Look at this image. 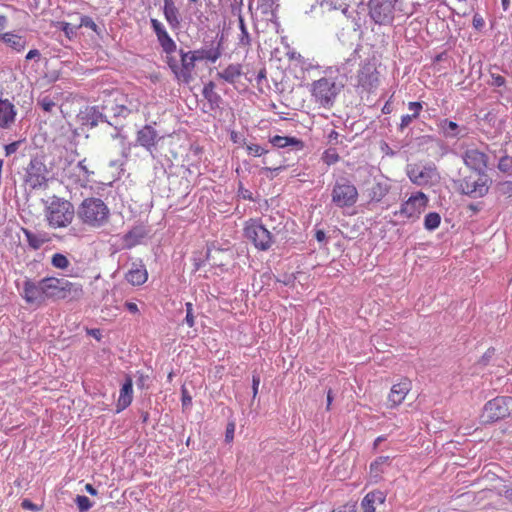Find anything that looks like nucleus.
Instances as JSON below:
<instances>
[{"mask_svg": "<svg viewBox=\"0 0 512 512\" xmlns=\"http://www.w3.org/2000/svg\"><path fill=\"white\" fill-rule=\"evenodd\" d=\"M182 406L187 407L192 403V397L189 395L186 389H182Z\"/></svg>", "mask_w": 512, "mask_h": 512, "instance_id": "bf43d9fd", "label": "nucleus"}, {"mask_svg": "<svg viewBox=\"0 0 512 512\" xmlns=\"http://www.w3.org/2000/svg\"><path fill=\"white\" fill-rule=\"evenodd\" d=\"M61 29L68 38H71L76 32V28L67 22L61 23Z\"/></svg>", "mask_w": 512, "mask_h": 512, "instance_id": "603ef678", "label": "nucleus"}, {"mask_svg": "<svg viewBox=\"0 0 512 512\" xmlns=\"http://www.w3.org/2000/svg\"><path fill=\"white\" fill-rule=\"evenodd\" d=\"M331 196L337 207H352L358 200V190L349 180L341 179L335 183Z\"/></svg>", "mask_w": 512, "mask_h": 512, "instance_id": "ddd939ff", "label": "nucleus"}, {"mask_svg": "<svg viewBox=\"0 0 512 512\" xmlns=\"http://www.w3.org/2000/svg\"><path fill=\"white\" fill-rule=\"evenodd\" d=\"M260 384V379L258 376H253L252 379V389H253V396L255 397L258 393V387Z\"/></svg>", "mask_w": 512, "mask_h": 512, "instance_id": "338daca9", "label": "nucleus"}, {"mask_svg": "<svg viewBox=\"0 0 512 512\" xmlns=\"http://www.w3.org/2000/svg\"><path fill=\"white\" fill-rule=\"evenodd\" d=\"M502 192L505 195L512 196V181H505L501 184Z\"/></svg>", "mask_w": 512, "mask_h": 512, "instance_id": "680f3d73", "label": "nucleus"}, {"mask_svg": "<svg viewBox=\"0 0 512 512\" xmlns=\"http://www.w3.org/2000/svg\"><path fill=\"white\" fill-rule=\"evenodd\" d=\"M321 8L324 10H337L340 5H337L335 0H321L320 2Z\"/></svg>", "mask_w": 512, "mask_h": 512, "instance_id": "8fccbe9b", "label": "nucleus"}, {"mask_svg": "<svg viewBox=\"0 0 512 512\" xmlns=\"http://www.w3.org/2000/svg\"><path fill=\"white\" fill-rule=\"evenodd\" d=\"M110 215L109 208L99 198H86L78 208L80 220L92 228H99L108 222Z\"/></svg>", "mask_w": 512, "mask_h": 512, "instance_id": "7ed1b4c3", "label": "nucleus"}, {"mask_svg": "<svg viewBox=\"0 0 512 512\" xmlns=\"http://www.w3.org/2000/svg\"><path fill=\"white\" fill-rule=\"evenodd\" d=\"M428 204L429 198L425 193L421 191L413 193L407 200L402 202L398 210L393 212V215L399 219L394 224L416 222Z\"/></svg>", "mask_w": 512, "mask_h": 512, "instance_id": "20e7f679", "label": "nucleus"}, {"mask_svg": "<svg viewBox=\"0 0 512 512\" xmlns=\"http://www.w3.org/2000/svg\"><path fill=\"white\" fill-rule=\"evenodd\" d=\"M38 105L45 111V112H52L54 107L56 106V103L51 99L49 96H43L38 99Z\"/></svg>", "mask_w": 512, "mask_h": 512, "instance_id": "37998d69", "label": "nucleus"}, {"mask_svg": "<svg viewBox=\"0 0 512 512\" xmlns=\"http://www.w3.org/2000/svg\"><path fill=\"white\" fill-rule=\"evenodd\" d=\"M17 116L15 105L8 99H0V128L10 129Z\"/></svg>", "mask_w": 512, "mask_h": 512, "instance_id": "a211bd4d", "label": "nucleus"}, {"mask_svg": "<svg viewBox=\"0 0 512 512\" xmlns=\"http://www.w3.org/2000/svg\"><path fill=\"white\" fill-rule=\"evenodd\" d=\"M237 193H238V196L244 200H249V201L254 200L253 193L249 189L245 188L242 183H239Z\"/></svg>", "mask_w": 512, "mask_h": 512, "instance_id": "a18cd8bd", "label": "nucleus"}, {"mask_svg": "<svg viewBox=\"0 0 512 512\" xmlns=\"http://www.w3.org/2000/svg\"><path fill=\"white\" fill-rule=\"evenodd\" d=\"M311 94L320 106L330 108L338 94L336 83L330 78H320L312 83Z\"/></svg>", "mask_w": 512, "mask_h": 512, "instance_id": "1a4fd4ad", "label": "nucleus"}, {"mask_svg": "<svg viewBox=\"0 0 512 512\" xmlns=\"http://www.w3.org/2000/svg\"><path fill=\"white\" fill-rule=\"evenodd\" d=\"M244 0H233L231 4V10L233 14L241 15L242 14V6Z\"/></svg>", "mask_w": 512, "mask_h": 512, "instance_id": "6e6d98bb", "label": "nucleus"}, {"mask_svg": "<svg viewBox=\"0 0 512 512\" xmlns=\"http://www.w3.org/2000/svg\"><path fill=\"white\" fill-rule=\"evenodd\" d=\"M411 389L412 381L408 378H402L399 382L395 383L388 394L389 406L394 408L401 405Z\"/></svg>", "mask_w": 512, "mask_h": 512, "instance_id": "dca6fc26", "label": "nucleus"}, {"mask_svg": "<svg viewBox=\"0 0 512 512\" xmlns=\"http://www.w3.org/2000/svg\"><path fill=\"white\" fill-rule=\"evenodd\" d=\"M92 175H94V170L87 163V159H83L77 163L70 162L63 170V177L68 185L74 187H87L91 182Z\"/></svg>", "mask_w": 512, "mask_h": 512, "instance_id": "0eeeda50", "label": "nucleus"}, {"mask_svg": "<svg viewBox=\"0 0 512 512\" xmlns=\"http://www.w3.org/2000/svg\"><path fill=\"white\" fill-rule=\"evenodd\" d=\"M244 235L258 250H268L273 243L271 233L259 219H250L246 222Z\"/></svg>", "mask_w": 512, "mask_h": 512, "instance_id": "f8f14e48", "label": "nucleus"}, {"mask_svg": "<svg viewBox=\"0 0 512 512\" xmlns=\"http://www.w3.org/2000/svg\"><path fill=\"white\" fill-rule=\"evenodd\" d=\"M339 154L335 149H327L322 154V160L327 165H333L339 161Z\"/></svg>", "mask_w": 512, "mask_h": 512, "instance_id": "4c0bfd02", "label": "nucleus"}, {"mask_svg": "<svg viewBox=\"0 0 512 512\" xmlns=\"http://www.w3.org/2000/svg\"><path fill=\"white\" fill-rule=\"evenodd\" d=\"M157 40L166 54V61H168V57H173L176 55V43L168 33L163 34L160 36V38H157Z\"/></svg>", "mask_w": 512, "mask_h": 512, "instance_id": "2f4dec72", "label": "nucleus"}, {"mask_svg": "<svg viewBox=\"0 0 512 512\" xmlns=\"http://www.w3.org/2000/svg\"><path fill=\"white\" fill-rule=\"evenodd\" d=\"M391 186L387 180L376 181L368 189V197L370 202L379 203L381 202L390 192Z\"/></svg>", "mask_w": 512, "mask_h": 512, "instance_id": "b1692460", "label": "nucleus"}, {"mask_svg": "<svg viewBox=\"0 0 512 512\" xmlns=\"http://www.w3.org/2000/svg\"><path fill=\"white\" fill-rule=\"evenodd\" d=\"M441 216L437 212H429L424 217V227L428 231H433L440 226Z\"/></svg>", "mask_w": 512, "mask_h": 512, "instance_id": "f704fd0d", "label": "nucleus"}, {"mask_svg": "<svg viewBox=\"0 0 512 512\" xmlns=\"http://www.w3.org/2000/svg\"><path fill=\"white\" fill-rule=\"evenodd\" d=\"M434 173L432 168H421L417 165L408 166L407 175L409 179L416 185H425L431 179Z\"/></svg>", "mask_w": 512, "mask_h": 512, "instance_id": "412c9836", "label": "nucleus"}, {"mask_svg": "<svg viewBox=\"0 0 512 512\" xmlns=\"http://www.w3.org/2000/svg\"><path fill=\"white\" fill-rule=\"evenodd\" d=\"M386 500V494L381 490H374L366 494L362 500L363 512H376L378 505H383Z\"/></svg>", "mask_w": 512, "mask_h": 512, "instance_id": "5701e85b", "label": "nucleus"}, {"mask_svg": "<svg viewBox=\"0 0 512 512\" xmlns=\"http://www.w3.org/2000/svg\"><path fill=\"white\" fill-rule=\"evenodd\" d=\"M269 141L277 148L292 146L295 147L296 150H302L305 147L304 142L301 139L292 136L275 135L271 137Z\"/></svg>", "mask_w": 512, "mask_h": 512, "instance_id": "393cba45", "label": "nucleus"}, {"mask_svg": "<svg viewBox=\"0 0 512 512\" xmlns=\"http://www.w3.org/2000/svg\"><path fill=\"white\" fill-rule=\"evenodd\" d=\"M82 26L88 27V28H90V29H92L94 31L97 28L96 23L90 17H88V16H83L81 18V21H80V24H79L78 27L80 28Z\"/></svg>", "mask_w": 512, "mask_h": 512, "instance_id": "3c124183", "label": "nucleus"}, {"mask_svg": "<svg viewBox=\"0 0 512 512\" xmlns=\"http://www.w3.org/2000/svg\"><path fill=\"white\" fill-rule=\"evenodd\" d=\"M287 55H288V59L290 61H293L295 63V65H300L302 68L311 66V64L308 62V59H306L304 56H302L298 52H295V51L289 52Z\"/></svg>", "mask_w": 512, "mask_h": 512, "instance_id": "58836bf2", "label": "nucleus"}, {"mask_svg": "<svg viewBox=\"0 0 512 512\" xmlns=\"http://www.w3.org/2000/svg\"><path fill=\"white\" fill-rule=\"evenodd\" d=\"M0 41L4 42L7 46L18 53L24 51L26 48L25 37L14 33H5Z\"/></svg>", "mask_w": 512, "mask_h": 512, "instance_id": "cd10ccee", "label": "nucleus"}, {"mask_svg": "<svg viewBox=\"0 0 512 512\" xmlns=\"http://www.w3.org/2000/svg\"><path fill=\"white\" fill-rule=\"evenodd\" d=\"M158 141L157 131L150 125L143 126L136 135V142L138 145L151 151L156 146Z\"/></svg>", "mask_w": 512, "mask_h": 512, "instance_id": "6ab92c4d", "label": "nucleus"}, {"mask_svg": "<svg viewBox=\"0 0 512 512\" xmlns=\"http://www.w3.org/2000/svg\"><path fill=\"white\" fill-rule=\"evenodd\" d=\"M491 180L486 173L475 172L455 182L457 190L471 198L484 197L490 188Z\"/></svg>", "mask_w": 512, "mask_h": 512, "instance_id": "39448f33", "label": "nucleus"}, {"mask_svg": "<svg viewBox=\"0 0 512 512\" xmlns=\"http://www.w3.org/2000/svg\"><path fill=\"white\" fill-rule=\"evenodd\" d=\"M358 85L366 91H371L378 84V71L374 63L366 62L361 65L357 75Z\"/></svg>", "mask_w": 512, "mask_h": 512, "instance_id": "2eb2a0df", "label": "nucleus"}, {"mask_svg": "<svg viewBox=\"0 0 512 512\" xmlns=\"http://www.w3.org/2000/svg\"><path fill=\"white\" fill-rule=\"evenodd\" d=\"M423 106L421 102H409L408 103V109L412 111V117L417 118L422 110Z\"/></svg>", "mask_w": 512, "mask_h": 512, "instance_id": "de8ad7c7", "label": "nucleus"}, {"mask_svg": "<svg viewBox=\"0 0 512 512\" xmlns=\"http://www.w3.org/2000/svg\"><path fill=\"white\" fill-rule=\"evenodd\" d=\"M215 85L213 82L207 83L203 88V95L208 101H213L214 97H217L216 93L214 92Z\"/></svg>", "mask_w": 512, "mask_h": 512, "instance_id": "c03bdc74", "label": "nucleus"}, {"mask_svg": "<svg viewBox=\"0 0 512 512\" xmlns=\"http://www.w3.org/2000/svg\"><path fill=\"white\" fill-rule=\"evenodd\" d=\"M133 400V381L130 376H127L125 382L123 383L119 398L117 401V412L123 411L126 409Z\"/></svg>", "mask_w": 512, "mask_h": 512, "instance_id": "4be33fe9", "label": "nucleus"}, {"mask_svg": "<svg viewBox=\"0 0 512 512\" xmlns=\"http://www.w3.org/2000/svg\"><path fill=\"white\" fill-rule=\"evenodd\" d=\"M82 294L81 284L70 282L65 278L50 276L37 282L26 278L23 282L21 296L27 304L40 307L47 300L78 299Z\"/></svg>", "mask_w": 512, "mask_h": 512, "instance_id": "f257e3e1", "label": "nucleus"}, {"mask_svg": "<svg viewBox=\"0 0 512 512\" xmlns=\"http://www.w3.org/2000/svg\"><path fill=\"white\" fill-rule=\"evenodd\" d=\"M7 25V17L5 15H0V40L2 36L5 34L3 31Z\"/></svg>", "mask_w": 512, "mask_h": 512, "instance_id": "69168bd1", "label": "nucleus"}, {"mask_svg": "<svg viewBox=\"0 0 512 512\" xmlns=\"http://www.w3.org/2000/svg\"><path fill=\"white\" fill-rule=\"evenodd\" d=\"M512 412V397H496L488 401L483 408L482 420L493 423L510 416Z\"/></svg>", "mask_w": 512, "mask_h": 512, "instance_id": "9b49d317", "label": "nucleus"}, {"mask_svg": "<svg viewBox=\"0 0 512 512\" xmlns=\"http://www.w3.org/2000/svg\"><path fill=\"white\" fill-rule=\"evenodd\" d=\"M416 119L415 117H412L411 114H406V115H403L401 117V122H400V129L401 130H404L406 127H408L410 125V123Z\"/></svg>", "mask_w": 512, "mask_h": 512, "instance_id": "13d9d810", "label": "nucleus"}, {"mask_svg": "<svg viewBox=\"0 0 512 512\" xmlns=\"http://www.w3.org/2000/svg\"><path fill=\"white\" fill-rule=\"evenodd\" d=\"M235 432V424L233 422L229 423L226 427L225 440L226 442H232L234 438Z\"/></svg>", "mask_w": 512, "mask_h": 512, "instance_id": "5fc2aeb1", "label": "nucleus"}, {"mask_svg": "<svg viewBox=\"0 0 512 512\" xmlns=\"http://www.w3.org/2000/svg\"><path fill=\"white\" fill-rule=\"evenodd\" d=\"M50 179V171L38 157L32 158L26 168L24 182L33 189L46 188Z\"/></svg>", "mask_w": 512, "mask_h": 512, "instance_id": "6e6552de", "label": "nucleus"}, {"mask_svg": "<svg viewBox=\"0 0 512 512\" xmlns=\"http://www.w3.org/2000/svg\"><path fill=\"white\" fill-rule=\"evenodd\" d=\"M124 103L126 105H137V112H139L141 102L138 96H135L134 94H132L130 97L128 95L124 96Z\"/></svg>", "mask_w": 512, "mask_h": 512, "instance_id": "09e8293b", "label": "nucleus"}, {"mask_svg": "<svg viewBox=\"0 0 512 512\" xmlns=\"http://www.w3.org/2000/svg\"><path fill=\"white\" fill-rule=\"evenodd\" d=\"M27 242L33 249H39L44 243L48 241L45 235L35 234L29 230H24Z\"/></svg>", "mask_w": 512, "mask_h": 512, "instance_id": "72a5a7b5", "label": "nucleus"}, {"mask_svg": "<svg viewBox=\"0 0 512 512\" xmlns=\"http://www.w3.org/2000/svg\"><path fill=\"white\" fill-rule=\"evenodd\" d=\"M22 507L25 509L33 510V511L37 510L36 505L27 499L23 500Z\"/></svg>", "mask_w": 512, "mask_h": 512, "instance_id": "774afa93", "label": "nucleus"}, {"mask_svg": "<svg viewBox=\"0 0 512 512\" xmlns=\"http://www.w3.org/2000/svg\"><path fill=\"white\" fill-rule=\"evenodd\" d=\"M167 65L174 74L179 83L189 84L193 79V72L195 70V58L192 56L191 51H179V57L176 55L168 57Z\"/></svg>", "mask_w": 512, "mask_h": 512, "instance_id": "423d86ee", "label": "nucleus"}, {"mask_svg": "<svg viewBox=\"0 0 512 512\" xmlns=\"http://www.w3.org/2000/svg\"><path fill=\"white\" fill-rule=\"evenodd\" d=\"M192 56L196 61L207 60L215 63L221 57V50L219 46L210 48H201L195 51H191Z\"/></svg>", "mask_w": 512, "mask_h": 512, "instance_id": "bb28decb", "label": "nucleus"}, {"mask_svg": "<svg viewBox=\"0 0 512 512\" xmlns=\"http://www.w3.org/2000/svg\"><path fill=\"white\" fill-rule=\"evenodd\" d=\"M331 512H356V506L355 504L346 503L344 505L338 506Z\"/></svg>", "mask_w": 512, "mask_h": 512, "instance_id": "864d4df0", "label": "nucleus"}, {"mask_svg": "<svg viewBox=\"0 0 512 512\" xmlns=\"http://www.w3.org/2000/svg\"><path fill=\"white\" fill-rule=\"evenodd\" d=\"M398 0H369V16L378 25H390L395 19Z\"/></svg>", "mask_w": 512, "mask_h": 512, "instance_id": "9d476101", "label": "nucleus"}, {"mask_svg": "<svg viewBox=\"0 0 512 512\" xmlns=\"http://www.w3.org/2000/svg\"><path fill=\"white\" fill-rule=\"evenodd\" d=\"M496 69V66H493L489 69L491 80L488 82V84L492 87H504L506 85V79L500 73L496 72Z\"/></svg>", "mask_w": 512, "mask_h": 512, "instance_id": "c9c22d12", "label": "nucleus"}, {"mask_svg": "<svg viewBox=\"0 0 512 512\" xmlns=\"http://www.w3.org/2000/svg\"><path fill=\"white\" fill-rule=\"evenodd\" d=\"M185 322L188 325V327L192 328L195 325V317L193 315V312L186 313Z\"/></svg>", "mask_w": 512, "mask_h": 512, "instance_id": "0e129e2a", "label": "nucleus"}, {"mask_svg": "<svg viewBox=\"0 0 512 512\" xmlns=\"http://www.w3.org/2000/svg\"><path fill=\"white\" fill-rule=\"evenodd\" d=\"M464 164L474 172L485 173L488 166V155L479 149H467L463 154Z\"/></svg>", "mask_w": 512, "mask_h": 512, "instance_id": "4468645a", "label": "nucleus"}, {"mask_svg": "<svg viewBox=\"0 0 512 512\" xmlns=\"http://www.w3.org/2000/svg\"><path fill=\"white\" fill-rule=\"evenodd\" d=\"M45 218L53 229L66 228L75 218L74 205L69 200L54 196L45 208Z\"/></svg>", "mask_w": 512, "mask_h": 512, "instance_id": "f03ea898", "label": "nucleus"}, {"mask_svg": "<svg viewBox=\"0 0 512 512\" xmlns=\"http://www.w3.org/2000/svg\"><path fill=\"white\" fill-rule=\"evenodd\" d=\"M439 128L446 137H457L459 134L458 124L448 119H443L439 124Z\"/></svg>", "mask_w": 512, "mask_h": 512, "instance_id": "473e14b6", "label": "nucleus"}, {"mask_svg": "<svg viewBox=\"0 0 512 512\" xmlns=\"http://www.w3.org/2000/svg\"><path fill=\"white\" fill-rule=\"evenodd\" d=\"M125 279L133 286H141L148 280V271L143 263H132Z\"/></svg>", "mask_w": 512, "mask_h": 512, "instance_id": "aec40b11", "label": "nucleus"}, {"mask_svg": "<svg viewBox=\"0 0 512 512\" xmlns=\"http://www.w3.org/2000/svg\"><path fill=\"white\" fill-rule=\"evenodd\" d=\"M163 12L169 25L172 28H177L180 24L179 13L173 0H164Z\"/></svg>", "mask_w": 512, "mask_h": 512, "instance_id": "c85d7f7f", "label": "nucleus"}, {"mask_svg": "<svg viewBox=\"0 0 512 512\" xmlns=\"http://www.w3.org/2000/svg\"><path fill=\"white\" fill-rule=\"evenodd\" d=\"M239 22L240 35L238 38V47L249 49L251 46V37L245 24L243 15H237Z\"/></svg>", "mask_w": 512, "mask_h": 512, "instance_id": "7c9ffc66", "label": "nucleus"}, {"mask_svg": "<svg viewBox=\"0 0 512 512\" xmlns=\"http://www.w3.org/2000/svg\"><path fill=\"white\" fill-rule=\"evenodd\" d=\"M151 26H152L157 38H160V36L167 33L164 26L157 19H151Z\"/></svg>", "mask_w": 512, "mask_h": 512, "instance_id": "49530a36", "label": "nucleus"}, {"mask_svg": "<svg viewBox=\"0 0 512 512\" xmlns=\"http://www.w3.org/2000/svg\"><path fill=\"white\" fill-rule=\"evenodd\" d=\"M51 264L54 268L64 270L69 266L70 262L64 254L55 253L51 258Z\"/></svg>", "mask_w": 512, "mask_h": 512, "instance_id": "e433bc0d", "label": "nucleus"}, {"mask_svg": "<svg viewBox=\"0 0 512 512\" xmlns=\"http://www.w3.org/2000/svg\"><path fill=\"white\" fill-rule=\"evenodd\" d=\"M242 66L239 63L229 64L222 71L217 73V77L223 79L224 81L234 84L239 78L242 76Z\"/></svg>", "mask_w": 512, "mask_h": 512, "instance_id": "a878e982", "label": "nucleus"}, {"mask_svg": "<svg viewBox=\"0 0 512 512\" xmlns=\"http://www.w3.org/2000/svg\"><path fill=\"white\" fill-rule=\"evenodd\" d=\"M124 307L131 313V314H134V315H137L139 314V308L137 306L136 303L134 302H130V301H127L125 302L124 304Z\"/></svg>", "mask_w": 512, "mask_h": 512, "instance_id": "052dcab7", "label": "nucleus"}, {"mask_svg": "<svg viewBox=\"0 0 512 512\" xmlns=\"http://www.w3.org/2000/svg\"><path fill=\"white\" fill-rule=\"evenodd\" d=\"M19 144H20L19 141H15V142H12V143L6 145L4 147L5 155L10 156V155L14 154L17 151Z\"/></svg>", "mask_w": 512, "mask_h": 512, "instance_id": "4d7b16f0", "label": "nucleus"}, {"mask_svg": "<svg viewBox=\"0 0 512 512\" xmlns=\"http://www.w3.org/2000/svg\"><path fill=\"white\" fill-rule=\"evenodd\" d=\"M40 51L37 50V49H31L27 54H26V60H32V59H39L40 58Z\"/></svg>", "mask_w": 512, "mask_h": 512, "instance_id": "e2e57ef3", "label": "nucleus"}, {"mask_svg": "<svg viewBox=\"0 0 512 512\" xmlns=\"http://www.w3.org/2000/svg\"><path fill=\"white\" fill-rule=\"evenodd\" d=\"M498 169L501 172L509 173L512 171V157L509 155H504L499 159Z\"/></svg>", "mask_w": 512, "mask_h": 512, "instance_id": "ea45409f", "label": "nucleus"}, {"mask_svg": "<svg viewBox=\"0 0 512 512\" xmlns=\"http://www.w3.org/2000/svg\"><path fill=\"white\" fill-rule=\"evenodd\" d=\"M389 461L390 458L388 456H380L370 464V476L373 478L375 483L381 479L384 472L383 466L388 465Z\"/></svg>", "mask_w": 512, "mask_h": 512, "instance_id": "c756f323", "label": "nucleus"}, {"mask_svg": "<svg viewBox=\"0 0 512 512\" xmlns=\"http://www.w3.org/2000/svg\"><path fill=\"white\" fill-rule=\"evenodd\" d=\"M75 502L80 512L88 511L92 507V502L87 496L77 495Z\"/></svg>", "mask_w": 512, "mask_h": 512, "instance_id": "a19ab883", "label": "nucleus"}, {"mask_svg": "<svg viewBox=\"0 0 512 512\" xmlns=\"http://www.w3.org/2000/svg\"><path fill=\"white\" fill-rule=\"evenodd\" d=\"M103 109L111 112L115 117H127L132 113H137V105H126L123 95L105 100Z\"/></svg>", "mask_w": 512, "mask_h": 512, "instance_id": "f3484780", "label": "nucleus"}, {"mask_svg": "<svg viewBox=\"0 0 512 512\" xmlns=\"http://www.w3.org/2000/svg\"><path fill=\"white\" fill-rule=\"evenodd\" d=\"M246 150L249 155L254 156V157H260L268 152L266 149H264L260 145L253 144V143L246 144Z\"/></svg>", "mask_w": 512, "mask_h": 512, "instance_id": "79ce46f5", "label": "nucleus"}]
</instances>
